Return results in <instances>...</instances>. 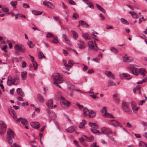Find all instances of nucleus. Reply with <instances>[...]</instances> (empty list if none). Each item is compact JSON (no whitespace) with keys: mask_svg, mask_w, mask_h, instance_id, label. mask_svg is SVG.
I'll return each mask as SVG.
<instances>
[{"mask_svg":"<svg viewBox=\"0 0 147 147\" xmlns=\"http://www.w3.org/2000/svg\"><path fill=\"white\" fill-rule=\"evenodd\" d=\"M136 66H137L136 65L131 64L129 65L128 68L129 69L133 74L137 76L140 74L144 77L146 75L145 73L142 71V68H137Z\"/></svg>","mask_w":147,"mask_h":147,"instance_id":"f257e3e1","label":"nucleus"},{"mask_svg":"<svg viewBox=\"0 0 147 147\" xmlns=\"http://www.w3.org/2000/svg\"><path fill=\"white\" fill-rule=\"evenodd\" d=\"M53 78L54 79V84L57 87L61 88V87L59 84V83H61L63 82L64 79L61 77L60 74L58 73L54 74L53 75Z\"/></svg>","mask_w":147,"mask_h":147,"instance_id":"f03ea898","label":"nucleus"},{"mask_svg":"<svg viewBox=\"0 0 147 147\" xmlns=\"http://www.w3.org/2000/svg\"><path fill=\"white\" fill-rule=\"evenodd\" d=\"M19 77L17 76L15 77L14 78L11 77L8 79L7 84L9 86L11 85H17L19 82Z\"/></svg>","mask_w":147,"mask_h":147,"instance_id":"7ed1b4c3","label":"nucleus"},{"mask_svg":"<svg viewBox=\"0 0 147 147\" xmlns=\"http://www.w3.org/2000/svg\"><path fill=\"white\" fill-rule=\"evenodd\" d=\"M122 108L123 111L130 114L132 113V111L130 108L128 103L125 102H123L122 104Z\"/></svg>","mask_w":147,"mask_h":147,"instance_id":"20e7f679","label":"nucleus"},{"mask_svg":"<svg viewBox=\"0 0 147 147\" xmlns=\"http://www.w3.org/2000/svg\"><path fill=\"white\" fill-rule=\"evenodd\" d=\"M8 136L7 138V140L9 144L11 143L13 141L12 139L14 138L15 135L14 132L11 130L9 129L7 132Z\"/></svg>","mask_w":147,"mask_h":147,"instance_id":"39448f33","label":"nucleus"},{"mask_svg":"<svg viewBox=\"0 0 147 147\" xmlns=\"http://www.w3.org/2000/svg\"><path fill=\"white\" fill-rule=\"evenodd\" d=\"M88 44L89 48L95 51H97L98 48L95 41L93 42L92 41H89L88 42Z\"/></svg>","mask_w":147,"mask_h":147,"instance_id":"423d86ee","label":"nucleus"},{"mask_svg":"<svg viewBox=\"0 0 147 147\" xmlns=\"http://www.w3.org/2000/svg\"><path fill=\"white\" fill-rule=\"evenodd\" d=\"M7 127L6 124L2 121H0V129L1 131H0V134H4L5 133V129Z\"/></svg>","mask_w":147,"mask_h":147,"instance_id":"0eeeda50","label":"nucleus"},{"mask_svg":"<svg viewBox=\"0 0 147 147\" xmlns=\"http://www.w3.org/2000/svg\"><path fill=\"white\" fill-rule=\"evenodd\" d=\"M14 49L16 51L22 53H24L25 52V49L24 47L22 45L16 44L15 47Z\"/></svg>","mask_w":147,"mask_h":147,"instance_id":"6e6552de","label":"nucleus"},{"mask_svg":"<svg viewBox=\"0 0 147 147\" xmlns=\"http://www.w3.org/2000/svg\"><path fill=\"white\" fill-rule=\"evenodd\" d=\"M63 62L66 69L68 71L69 70V69L71 68L74 64V62L72 61H69L68 64L66 63V61L65 60H64Z\"/></svg>","mask_w":147,"mask_h":147,"instance_id":"1a4fd4ad","label":"nucleus"},{"mask_svg":"<svg viewBox=\"0 0 147 147\" xmlns=\"http://www.w3.org/2000/svg\"><path fill=\"white\" fill-rule=\"evenodd\" d=\"M101 132L105 134H112V132L111 129L109 128L105 127H102L100 129Z\"/></svg>","mask_w":147,"mask_h":147,"instance_id":"9d476101","label":"nucleus"},{"mask_svg":"<svg viewBox=\"0 0 147 147\" xmlns=\"http://www.w3.org/2000/svg\"><path fill=\"white\" fill-rule=\"evenodd\" d=\"M122 58L124 62H132L134 60V59L132 57L128 56L127 55H125Z\"/></svg>","mask_w":147,"mask_h":147,"instance_id":"9b49d317","label":"nucleus"},{"mask_svg":"<svg viewBox=\"0 0 147 147\" xmlns=\"http://www.w3.org/2000/svg\"><path fill=\"white\" fill-rule=\"evenodd\" d=\"M43 3L45 6H47L49 8L53 9L55 8L54 5L50 2L46 0L43 2Z\"/></svg>","mask_w":147,"mask_h":147,"instance_id":"f8f14e48","label":"nucleus"},{"mask_svg":"<svg viewBox=\"0 0 147 147\" xmlns=\"http://www.w3.org/2000/svg\"><path fill=\"white\" fill-rule=\"evenodd\" d=\"M108 123L109 124L115 127H117L119 125V122L115 120H110L108 121Z\"/></svg>","mask_w":147,"mask_h":147,"instance_id":"ddd939ff","label":"nucleus"},{"mask_svg":"<svg viewBox=\"0 0 147 147\" xmlns=\"http://www.w3.org/2000/svg\"><path fill=\"white\" fill-rule=\"evenodd\" d=\"M78 47L80 49H84L86 48V45L85 42L81 40H79L77 44Z\"/></svg>","mask_w":147,"mask_h":147,"instance_id":"4468645a","label":"nucleus"},{"mask_svg":"<svg viewBox=\"0 0 147 147\" xmlns=\"http://www.w3.org/2000/svg\"><path fill=\"white\" fill-rule=\"evenodd\" d=\"M17 121L18 122L21 121V123L25 125H28V121L22 117H20L18 119H17Z\"/></svg>","mask_w":147,"mask_h":147,"instance_id":"2eb2a0df","label":"nucleus"},{"mask_svg":"<svg viewBox=\"0 0 147 147\" xmlns=\"http://www.w3.org/2000/svg\"><path fill=\"white\" fill-rule=\"evenodd\" d=\"M77 129V127L75 126L70 127L66 129L67 132L69 133H72L76 131Z\"/></svg>","mask_w":147,"mask_h":147,"instance_id":"dca6fc26","label":"nucleus"},{"mask_svg":"<svg viewBox=\"0 0 147 147\" xmlns=\"http://www.w3.org/2000/svg\"><path fill=\"white\" fill-rule=\"evenodd\" d=\"M61 103L67 107H69L70 104V102L67 100H66L64 98L61 97Z\"/></svg>","mask_w":147,"mask_h":147,"instance_id":"f3484780","label":"nucleus"},{"mask_svg":"<svg viewBox=\"0 0 147 147\" xmlns=\"http://www.w3.org/2000/svg\"><path fill=\"white\" fill-rule=\"evenodd\" d=\"M30 124L32 127L35 129H38L40 126L39 123L36 122H32Z\"/></svg>","mask_w":147,"mask_h":147,"instance_id":"a211bd4d","label":"nucleus"},{"mask_svg":"<svg viewBox=\"0 0 147 147\" xmlns=\"http://www.w3.org/2000/svg\"><path fill=\"white\" fill-rule=\"evenodd\" d=\"M9 111L10 115L11 116L15 119H17L16 112L13 110L11 109L9 110Z\"/></svg>","mask_w":147,"mask_h":147,"instance_id":"6ab92c4d","label":"nucleus"},{"mask_svg":"<svg viewBox=\"0 0 147 147\" xmlns=\"http://www.w3.org/2000/svg\"><path fill=\"white\" fill-rule=\"evenodd\" d=\"M53 100L51 99L49 100L47 103V105L48 107L50 109H52L53 108Z\"/></svg>","mask_w":147,"mask_h":147,"instance_id":"aec40b11","label":"nucleus"},{"mask_svg":"<svg viewBox=\"0 0 147 147\" xmlns=\"http://www.w3.org/2000/svg\"><path fill=\"white\" fill-rule=\"evenodd\" d=\"M79 24H81V25L84 28H88L89 27L88 24L84 22L83 20H80L79 21Z\"/></svg>","mask_w":147,"mask_h":147,"instance_id":"412c9836","label":"nucleus"},{"mask_svg":"<svg viewBox=\"0 0 147 147\" xmlns=\"http://www.w3.org/2000/svg\"><path fill=\"white\" fill-rule=\"evenodd\" d=\"M82 37L86 40H91V37L87 33L83 34H82Z\"/></svg>","mask_w":147,"mask_h":147,"instance_id":"4be33fe9","label":"nucleus"},{"mask_svg":"<svg viewBox=\"0 0 147 147\" xmlns=\"http://www.w3.org/2000/svg\"><path fill=\"white\" fill-rule=\"evenodd\" d=\"M105 74L110 78L112 79H114V76L112 74L111 72L110 71L107 72Z\"/></svg>","mask_w":147,"mask_h":147,"instance_id":"5701e85b","label":"nucleus"},{"mask_svg":"<svg viewBox=\"0 0 147 147\" xmlns=\"http://www.w3.org/2000/svg\"><path fill=\"white\" fill-rule=\"evenodd\" d=\"M16 91L17 92L18 94L19 95H20V96H24V94L21 88H18L16 90Z\"/></svg>","mask_w":147,"mask_h":147,"instance_id":"b1692460","label":"nucleus"},{"mask_svg":"<svg viewBox=\"0 0 147 147\" xmlns=\"http://www.w3.org/2000/svg\"><path fill=\"white\" fill-rule=\"evenodd\" d=\"M96 115V112L93 110H91L89 111V117L90 118L94 117Z\"/></svg>","mask_w":147,"mask_h":147,"instance_id":"393cba45","label":"nucleus"},{"mask_svg":"<svg viewBox=\"0 0 147 147\" xmlns=\"http://www.w3.org/2000/svg\"><path fill=\"white\" fill-rule=\"evenodd\" d=\"M37 98L38 101L40 102H44V98L40 94L37 95Z\"/></svg>","mask_w":147,"mask_h":147,"instance_id":"a878e982","label":"nucleus"},{"mask_svg":"<svg viewBox=\"0 0 147 147\" xmlns=\"http://www.w3.org/2000/svg\"><path fill=\"white\" fill-rule=\"evenodd\" d=\"M131 104L132 110L133 111H137L138 110V109L139 108V107H138L136 108V109H135V107L136 106V104L135 102L134 101L131 102Z\"/></svg>","mask_w":147,"mask_h":147,"instance_id":"bb28decb","label":"nucleus"},{"mask_svg":"<svg viewBox=\"0 0 147 147\" xmlns=\"http://www.w3.org/2000/svg\"><path fill=\"white\" fill-rule=\"evenodd\" d=\"M83 110L84 112V114L85 116H87L88 115H89V111L88 109L85 107L83 108Z\"/></svg>","mask_w":147,"mask_h":147,"instance_id":"cd10ccee","label":"nucleus"},{"mask_svg":"<svg viewBox=\"0 0 147 147\" xmlns=\"http://www.w3.org/2000/svg\"><path fill=\"white\" fill-rule=\"evenodd\" d=\"M129 13L134 18H137L138 17V15L133 11H129Z\"/></svg>","mask_w":147,"mask_h":147,"instance_id":"c85d7f7f","label":"nucleus"},{"mask_svg":"<svg viewBox=\"0 0 147 147\" xmlns=\"http://www.w3.org/2000/svg\"><path fill=\"white\" fill-rule=\"evenodd\" d=\"M49 114L51 119L54 120L56 118V115L54 112L53 111L49 112Z\"/></svg>","mask_w":147,"mask_h":147,"instance_id":"c756f323","label":"nucleus"},{"mask_svg":"<svg viewBox=\"0 0 147 147\" xmlns=\"http://www.w3.org/2000/svg\"><path fill=\"white\" fill-rule=\"evenodd\" d=\"M103 116L106 117H110L111 118H114L115 117L113 116L112 114L107 113H105L103 115Z\"/></svg>","mask_w":147,"mask_h":147,"instance_id":"7c9ffc66","label":"nucleus"},{"mask_svg":"<svg viewBox=\"0 0 147 147\" xmlns=\"http://www.w3.org/2000/svg\"><path fill=\"white\" fill-rule=\"evenodd\" d=\"M84 137L85 138V140L86 141L91 142L94 140V137L92 136L88 137L85 136Z\"/></svg>","mask_w":147,"mask_h":147,"instance_id":"2f4dec72","label":"nucleus"},{"mask_svg":"<svg viewBox=\"0 0 147 147\" xmlns=\"http://www.w3.org/2000/svg\"><path fill=\"white\" fill-rule=\"evenodd\" d=\"M89 125L90 127L92 128L96 129H98V126L97 124L95 123H89Z\"/></svg>","mask_w":147,"mask_h":147,"instance_id":"473e14b6","label":"nucleus"},{"mask_svg":"<svg viewBox=\"0 0 147 147\" xmlns=\"http://www.w3.org/2000/svg\"><path fill=\"white\" fill-rule=\"evenodd\" d=\"M120 21L123 24L125 25H128L129 24V22L126 19L124 18H121Z\"/></svg>","mask_w":147,"mask_h":147,"instance_id":"72a5a7b5","label":"nucleus"},{"mask_svg":"<svg viewBox=\"0 0 147 147\" xmlns=\"http://www.w3.org/2000/svg\"><path fill=\"white\" fill-rule=\"evenodd\" d=\"M27 72L26 71H23L21 73V76L23 80H24L27 77Z\"/></svg>","mask_w":147,"mask_h":147,"instance_id":"f704fd0d","label":"nucleus"},{"mask_svg":"<svg viewBox=\"0 0 147 147\" xmlns=\"http://www.w3.org/2000/svg\"><path fill=\"white\" fill-rule=\"evenodd\" d=\"M38 57L39 59H41L43 58H45L46 57L42 52L40 51L38 54Z\"/></svg>","mask_w":147,"mask_h":147,"instance_id":"c9c22d12","label":"nucleus"},{"mask_svg":"<svg viewBox=\"0 0 147 147\" xmlns=\"http://www.w3.org/2000/svg\"><path fill=\"white\" fill-rule=\"evenodd\" d=\"M90 130L93 134H97L98 135L100 134V132L99 130L95 129H90Z\"/></svg>","mask_w":147,"mask_h":147,"instance_id":"e433bc0d","label":"nucleus"},{"mask_svg":"<svg viewBox=\"0 0 147 147\" xmlns=\"http://www.w3.org/2000/svg\"><path fill=\"white\" fill-rule=\"evenodd\" d=\"M32 12L34 14L36 15H41L42 13V12L38 11L36 10H32Z\"/></svg>","mask_w":147,"mask_h":147,"instance_id":"4c0bfd02","label":"nucleus"},{"mask_svg":"<svg viewBox=\"0 0 147 147\" xmlns=\"http://www.w3.org/2000/svg\"><path fill=\"white\" fill-rule=\"evenodd\" d=\"M96 6L97 8L100 10L101 11L105 13V10L102 8L100 5L96 4Z\"/></svg>","mask_w":147,"mask_h":147,"instance_id":"58836bf2","label":"nucleus"},{"mask_svg":"<svg viewBox=\"0 0 147 147\" xmlns=\"http://www.w3.org/2000/svg\"><path fill=\"white\" fill-rule=\"evenodd\" d=\"M139 145L141 147H147V144L145 143L142 141L140 142Z\"/></svg>","mask_w":147,"mask_h":147,"instance_id":"ea45409f","label":"nucleus"},{"mask_svg":"<svg viewBox=\"0 0 147 147\" xmlns=\"http://www.w3.org/2000/svg\"><path fill=\"white\" fill-rule=\"evenodd\" d=\"M91 36L92 38L93 39L96 40L97 41H98L99 40L98 38L97 37V36L95 35L94 33V32L92 33L91 34Z\"/></svg>","mask_w":147,"mask_h":147,"instance_id":"a19ab883","label":"nucleus"},{"mask_svg":"<svg viewBox=\"0 0 147 147\" xmlns=\"http://www.w3.org/2000/svg\"><path fill=\"white\" fill-rule=\"evenodd\" d=\"M111 51L115 53H117L118 52V50L114 47H112L110 49Z\"/></svg>","mask_w":147,"mask_h":147,"instance_id":"79ce46f5","label":"nucleus"},{"mask_svg":"<svg viewBox=\"0 0 147 147\" xmlns=\"http://www.w3.org/2000/svg\"><path fill=\"white\" fill-rule=\"evenodd\" d=\"M71 32L73 34L74 39L75 40L78 37V35L77 33L74 31H71Z\"/></svg>","mask_w":147,"mask_h":147,"instance_id":"37998d69","label":"nucleus"},{"mask_svg":"<svg viewBox=\"0 0 147 147\" xmlns=\"http://www.w3.org/2000/svg\"><path fill=\"white\" fill-rule=\"evenodd\" d=\"M115 84L112 81H109L108 82V86L109 87L111 86H114L115 85Z\"/></svg>","mask_w":147,"mask_h":147,"instance_id":"c03bdc74","label":"nucleus"},{"mask_svg":"<svg viewBox=\"0 0 147 147\" xmlns=\"http://www.w3.org/2000/svg\"><path fill=\"white\" fill-rule=\"evenodd\" d=\"M32 65L34 68V69L35 70H36L38 68V64H37L36 62H34L32 63Z\"/></svg>","mask_w":147,"mask_h":147,"instance_id":"a18cd8bd","label":"nucleus"},{"mask_svg":"<svg viewBox=\"0 0 147 147\" xmlns=\"http://www.w3.org/2000/svg\"><path fill=\"white\" fill-rule=\"evenodd\" d=\"M57 37H54L52 40L53 43H57L58 42H59L57 40Z\"/></svg>","mask_w":147,"mask_h":147,"instance_id":"49530a36","label":"nucleus"},{"mask_svg":"<svg viewBox=\"0 0 147 147\" xmlns=\"http://www.w3.org/2000/svg\"><path fill=\"white\" fill-rule=\"evenodd\" d=\"M86 123V121L84 120H83L80 123V125H82L83 127H84V125Z\"/></svg>","mask_w":147,"mask_h":147,"instance_id":"de8ad7c7","label":"nucleus"},{"mask_svg":"<svg viewBox=\"0 0 147 147\" xmlns=\"http://www.w3.org/2000/svg\"><path fill=\"white\" fill-rule=\"evenodd\" d=\"M27 44L30 48H32L34 47V45L32 44V42L30 41H29V42H27Z\"/></svg>","mask_w":147,"mask_h":147,"instance_id":"09e8293b","label":"nucleus"},{"mask_svg":"<svg viewBox=\"0 0 147 147\" xmlns=\"http://www.w3.org/2000/svg\"><path fill=\"white\" fill-rule=\"evenodd\" d=\"M10 4L13 6H15L17 4V1H11L10 3Z\"/></svg>","mask_w":147,"mask_h":147,"instance_id":"8fccbe9b","label":"nucleus"},{"mask_svg":"<svg viewBox=\"0 0 147 147\" xmlns=\"http://www.w3.org/2000/svg\"><path fill=\"white\" fill-rule=\"evenodd\" d=\"M53 34L52 33L49 32H48L47 34V38H50L53 37Z\"/></svg>","mask_w":147,"mask_h":147,"instance_id":"3c124183","label":"nucleus"},{"mask_svg":"<svg viewBox=\"0 0 147 147\" xmlns=\"http://www.w3.org/2000/svg\"><path fill=\"white\" fill-rule=\"evenodd\" d=\"M92 61L98 63L100 62V59L97 58H94L92 59Z\"/></svg>","mask_w":147,"mask_h":147,"instance_id":"603ef678","label":"nucleus"},{"mask_svg":"<svg viewBox=\"0 0 147 147\" xmlns=\"http://www.w3.org/2000/svg\"><path fill=\"white\" fill-rule=\"evenodd\" d=\"M72 17L75 19H76L79 17V16L76 13H74L73 14Z\"/></svg>","mask_w":147,"mask_h":147,"instance_id":"864d4df0","label":"nucleus"},{"mask_svg":"<svg viewBox=\"0 0 147 147\" xmlns=\"http://www.w3.org/2000/svg\"><path fill=\"white\" fill-rule=\"evenodd\" d=\"M23 7L25 8H28L30 7V6L28 3H24L23 4Z\"/></svg>","mask_w":147,"mask_h":147,"instance_id":"5fc2aeb1","label":"nucleus"},{"mask_svg":"<svg viewBox=\"0 0 147 147\" xmlns=\"http://www.w3.org/2000/svg\"><path fill=\"white\" fill-rule=\"evenodd\" d=\"M74 143L77 147H81V146L78 144V142L77 141L74 140Z\"/></svg>","mask_w":147,"mask_h":147,"instance_id":"6e6d98bb","label":"nucleus"},{"mask_svg":"<svg viewBox=\"0 0 147 147\" xmlns=\"http://www.w3.org/2000/svg\"><path fill=\"white\" fill-rule=\"evenodd\" d=\"M107 111L106 109V107H104L101 111V112L102 113H107Z\"/></svg>","mask_w":147,"mask_h":147,"instance_id":"4d7b16f0","label":"nucleus"},{"mask_svg":"<svg viewBox=\"0 0 147 147\" xmlns=\"http://www.w3.org/2000/svg\"><path fill=\"white\" fill-rule=\"evenodd\" d=\"M7 45H4L2 48V49L3 50H4V51L5 53L7 52V51L6 50V49H7Z\"/></svg>","mask_w":147,"mask_h":147,"instance_id":"13d9d810","label":"nucleus"},{"mask_svg":"<svg viewBox=\"0 0 147 147\" xmlns=\"http://www.w3.org/2000/svg\"><path fill=\"white\" fill-rule=\"evenodd\" d=\"M76 105L78 106V108L80 109H83V108H84V106L83 105H80L78 103H76Z\"/></svg>","mask_w":147,"mask_h":147,"instance_id":"bf43d9fd","label":"nucleus"},{"mask_svg":"<svg viewBox=\"0 0 147 147\" xmlns=\"http://www.w3.org/2000/svg\"><path fill=\"white\" fill-rule=\"evenodd\" d=\"M83 65L84 66V67L82 69V70L83 71H85L88 69V67L86 65L84 64H83Z\"/></svg>","mask_w":147,"mask_h":147,"instance_id":"052dcab7","label":"nucleus"},{"mask_svg":"<svg viewBox=\"0 0 147 147\" xmlns=\"http://www.w3.org/2000/svg\"><path fill=\"white\" fill-rule=\"evenodd\" d=\"M2 10L5 12H8L9 11V9L7 7H5L2 9Z\"/></svg>","mask_w":147,"mask_h":147,"instance_id":"680f3d73","label":"nucleus"},{"mask_svg":"<svg viewBox=\"0 0 147 147\" xmlns=\"http://www.w3.org/2000/svg\"><path fill=\"white\" fill-rule=\"evenodd\" d=\"M69 2L70 4L72 5H75L76 4L75 2L73 0H69Z\"/></svg>","mask_w":147,"mask_h":147,"instance_id":"e2e57ef3","label":"nucleus"},{"mask_svg":"<svg viewBox=\"0 0 147 147\" xmlns=\"http://www.w3.org/2000/svg\"><path fill=\"white\" fill-rule=\"evenodd\" d=\"M62 37L64 39V40L63 39V40L66 41L67 40L68 38H67L65 34H63L62 35Z\"/></svg>","mask_w":147,"mask_h":147,"instance_id":"0e129e2a","label":"nucleus"},{"mask_svg":"<svg viewBox=\"0 0 147 147\" xmlns=\"http://www.w3.org/2000/svg\"><path fill=\"white\" fill-rule=\"evenodd\" d=\"M11 147H21L18 144H17L16 143L14 144L13 145L11 146Z\"/></svg>","mask_w":147,"mask_h":147,"instance_id":"69168bd1","label":"nucleus"},{"mask_svg":"<svg viewBox=\"0 0 147 147\" xmlns=\"http://www.w3.org/2000/svg\"><path fill=\"white\" fill-rule=\"evenodd\" d=\"M94 72L93 69H89L88 71V73L89 74H91Z\"/></svg>","mask_w":147,"mask_h":147,"instance_id":"338daca9","label":"nucleus"},{"mask_svg":"<svg viewBox=\"0 0 147 147\" xmlns=\"http://www.w3.org/2000/svg\"><path fill=\"white\" fill-rule=\"evenodd\" d=\"M90 147H99V146L96 145V143H94L90 145Z\"/></svg>","mask_w":147,"mask_h":147,"instance_id":"774afa93","label":"nucleus"}]
</instances>
